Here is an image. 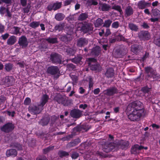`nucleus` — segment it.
<instances>
[{"label": "nucleus", "instance_id": "obj_1", "mask_svg": "<svg viewBox=\"0 0 160 160\" xmlns=\"http://www.w3.org/2000/svg\"><path fill=\"white\" fill-rule=\"evenodd\" d=\"M127 110L128 112L132 111L128 115V118L132 121L138 120L145 114L144 109L142 108V103L138 101L130 103L127 107Z\"/></svg>", "mask_w": 160, "mask_h": 160}, {"label": "nucleus", "instance_id": "obj_2", "mask_svg": "<svg viewBox=\"0 0 160 160\" xmlns=\"http://www.w3.org/2000/svg\"><path fill=\"white\" fill-rule=\"evenodd\" d=\"M75 27L77 28V31H82L84 33L92 30L91 27L88 23L84 24L82 23H76Z\"/></svg>", "mask_w": 160, "mask_h": 160}, {"label": "nucleus", "instance_id": "obj_3", "mask_svg": "<svg viewBox=\"0 0 160 160\" xmlns=\"http://www.w3.org/2000/svg\"><path fill=\"white\" fill-rule=\"evenodd\" d=\"M102 149L104 152H108L111 151H114L117 150V146L114 143H110L108 144L105 143L102 145Z\"/></svg>", "mask_w": 160, "mask_h": 160}, {"label": "nucleus", "instance_id": "obj_4", "mask_svg": "<svg viewBox=\"0 0 160 160\" xmlns=\"http://www.w3.org/2000/svg\"><path fill=\"white\" fill-rule=\"evenodd\" d=\"M89 66L90 67L92 70H99L101 68L100 65L97 64L96 60L93 58H89L88 59V61Z\"/></svg>", "mask_w": 160, "mask_h": 160}, {"label": "nucleus", "instance_id": "obj_5", "mask_svg": "<svg viewBox=\"0 0 160 160\" xmlns=\"http://www.w3.org/2000/svg\"><path fill=\"white\" fill-rule=\"evenodd\" d=\"M43 108H42L39 105H38V106L37 107L35 105L30 106L29 108V112L34 114H37L39 113L42 110Z\"/></svg>", "mask_w": 160, "mask_h": 160}, {"label": "nucleus", "instance_id": "obj_6", "mask_svg": "<svg viewBox=\"0 0 160 160\" xmlns=\"http://www.w3.org/2000/svg\"><path fill=\"white\" fill-rule=\"evenodd\" d=\"M14 128V125L11 123H7L4 125L1 128L2 131L5 132L11 131Z\"/></svg>", "mask_w": 160, "mask_h": 160}, {"label": "nucleus", "instance_id": "obj_7", "mask_svg": "<svg viewBox=\"0 0 160 160\" xmlns=\"http://www.w3.org/2000/svg\"><path fill=\"white\" fill-rule=\"evenodd\" d=\"M47 72L52 75H54L59 73V69L57 66H50L48 68Z\"/></svg>", "mask_w": 160, "mask_h": 160}, {"label": "nucleus", "instance_id": "obj_8", "mask_svg": "<svg viewBox=\"0 0 160 160\" xmlns=\"http://www.w3.org/2000/svg\"><path fill=\"white\" fill-rule=\"evenodd\" d=\"M18 43L22 48H26L28 44L27 38L24 36H22L19 38Z\"/></svg>", "mask_w": 160, "mask_h": 160}, {"label": "nucleus", "instance_id": "obj_9", "mask_svg": "<svg viewBox=\"0 0 160 160\" xmlns=\"http://www.w3.org/2000/svg\"><path fill=\"white\" fill-rule=\"evenodd\" d=\"M138 36L141 39L144 40H148L150 37V34L148 31H141Z\"/></svg>", "mask_w": 160, "mask_h": 160}, {"label": "nucleus", "instance_id": "obj_10", "mask_svg": "<svg viewBox=\"0 0 160 160\" xmlns=\"http://www.w3.org/2000/svg\"><path fill=\"white\" fill-rule=\"evenodd\" d=\"M50 60L53 63H60L61 62L59 55L56 53L52 54L50 56Z\"/></svg>", "mask_w": 160, "mask_h": 160}, {"label": "nucleus", "instance_id": "obj_11", "mask_svg": "<svg viewBox=\"0 0 160 160\" xmlns=\"http://www.w3.org/2000/svg\"><path fill=\"white\" fill-rule=\"evenodd\" d=\"M71 116L74 118H78L81 117L82 112L79 109H74L71 111Z\"/></svg>", "mask_w": 160, "mask_h": 160}, {"label": "nucleus", "instance_id": "obj_12", "mask_svg": "<svg viewBox=\"0 0 160 160\" xmlns=\"http://www.w3.org/2000/svg\"><path fill=\"white\" fill-rule=\"evenodd\" d=\"M58 98L57 99L55 98V99L57 100V101L59 103H61L64 106L68 105V101L66 99L65 97H62L61 96L58 95Z\"/></svg>", "mask_w": 160, "mask_h": 160}, {"label": "nucleus", "instance_id": "obj_13", "mask_svg": "<svg viewBox=\"0 0 160 160\" xmlns=\"http://www.w3.org/2000/svg\"><path fill=\"white\" fill-rule=\"evenodd\" d=\"M143 148L142 146H140L136 144L133 146L131 148V152L132 154H136L139 152V150H141Z\"/></svg>", "mask_w": 160, "mask_h": 160}, {"label": "nucleus", "instance_id": "obj_14", "mask_svg": "<svg viewBox=\"0 0 160 160\" xmlns=\"http://www.w3.org/2000/svg\"><path fill=\"white\" fill-rule=\"evenodd\" d=\"M48 99L49 97L48 95L44 94L43 95L41 99L40 103L39 104L42 108H43V106L48 102Z\"/></svg>", "mask_w": 160, "mask_h": 160}, {"label": "nucleus", "instance_id": "obj_15", "mask_svg": "<svg viewBox=\"0 0 160 160\" xmlns=\"http://www.w3.org/2000/svg\"><path fill=\"white\" fill-rule=\"evenodd\" d=\"M17 151L14 149L8 150L6 152V155L7 157L11 156L12 157H15L17 156Z\"/></svg>", "mask_w": 160, "mask_h": 160}, {"label": "nucleus", "instance_id": "obj_16", "mask_svg": "<svg viewBox=\"0 0 160 160\" xmlns=\"http://www.w3.org/2000/svg\"><path fill=\"white\" fill-rule=\"evenodd\" d=\"M88 43V40L83 38H80L77 42V46L78 47H82L87 45Z\"/></svg>", "mask_w": 160, "mask_h": 160}, {"label": "nucleus", "instance_id": "obj_17", "mask_svg": "<svg viewBox=\"0 0 160 160\" xmlns=\"http://www.w3.org/2000/svg\"><path fill=\"white\" fill-rule=\"evenodd\" d=\"M114 75V70L112 68H108L105 73V75L108 78H112Z\"/></svg>", "mask_w": 160, "mask_h": 160}, {"label": "nucleus", "instance_id": "obj_18", "mask_svg": "<svg viewBox=\"0 0 160 160\" xmlns=\"http://www.w3.org/2000/svg\"><path fill=\"white\" fill-rule=\"evenodd\" d=\"M105 93L109 96L113 95L117 92V89L115 88H112L110 89H107L104 91Z\"/></svg>", "mask_w": 160, "mask_h": 160}, {"label": "nucleus", "instance_id": "obj_19", "mask_svg": "<svg viewBox=\"0 0 160 160\" xmlns=\"http://www.w3.org/2000/svg\"><path fill=\"white\" fill-rule=\"evenodd\" d=\"M100 47L98 46H96L93 48L91 53L95 56H98L100 52Z\"/></svg>", "mask_w": 160, "mask_h": 160}, {"label": "nucleus", "instance_id": "obj_20", "mask_svg": "<svg viewBox=\"0 0 160 160\" xmlns=\"http://www.w3.org/2000/svg\"><path fill=\"white\" fill-rule=\"evenodd\" d=\"M148 3L145 2L144 1H141L138 3V7L140 9H144Z\"/></svg>", "mask_w": 160, "mask_h": 160}, {"label": "nucleus", "instance_id": "obj_21", "mask_svg": "<svg viewBox=\"0 0 160 160\" xmlns=\"http://www.w3.org/2000/svg\"><path fill=\"white\" fill-rule=\"evenodd\" d=\"M16 42V38L14 36H11L9 37L7 41V43L9 45L13 44Z\"/></svg>", "mask_w": 160, "mask_h": 160}, {"label": "nucleus", "instance_id": "obj_22", "mask_svg": "<svg viewBox=\"0 0 160 160\" xmlns=\"http://www.w3.org/2000/svg\"><path fill=\"white\" fill-rule=\"evenodd\" d=\"M128 145L129 143L128 142L124 141L122 140L120 141L119 145L118 147H120L122 149H124L127 148Z\"/></svg>", "mask_w": 160, "mask_h": 160}, {"label": "nucleus", "instance_id": "obj_23", "mask_svg": "<svg viewBox=\"0 0 160 160\" xmlns=\"http://www.w3.org/2000/svg\"><path fill=\"white\" fill-rule=\"evenodd\" d=\"M103 23V20L100 18H98L94 22V24L96 27H99L102 25Z\"/></svg>", "mask_w": 160, "mask_h": 160}, {"label": "nucleus", "instance_id": "obj_24", "mask_svg": "<svg viewBox=\"0 0 160 160\" xmlns=\"http://www.w3.org/2000/svg\"><path fill=\"white\" fill-rule=\"evenodd\" d=\"M133 10L131 6H128L125 9V13L128 16H129L133 13Z\"/></svg>", "mask_w": 160, "mask_h": 160}, {"label": "nucleus", "instance_id": "obj_25", "mask_svg": "<svg viewBox=\"0 0 160 160\" xmlns=\"http://www.w3.org/2000/svg\"><path fill=\"white\" fill-rule=\"evenodd\" d=\"M20 28L17 27H14L10 29L11 33L14 34H18L19 33Z\"/></svg>", "mask_w": 160, "mask_h": 160}, {"label": "nucleus", "instance_id": "obj_26", "mask_svg": "<svg viewBox=\"0 0 160 160\" xmlns=\"http://www.w3.org/2000/svg\"><path fill=\"white\" fill-rule=\"evenodd\" d=\"M64 15L62 13H58L56 14L55 16V19L58 21H61L64 18Z\"/></svg>", "mask_w": 160, "mask_h": 160}, {"label": "nucleus", "instance_id": "obj_27", "mask_svg": "<svg viewBox=\"0 0 160 160\" xmlns=\"http://www.w3.org/2000/svg\"><path fill=\"white\" fill-rule=\"evenodd\" d=\"M102 10L103 11H108L110 8V6L105 3L101 4L100 6Z\"/></svg>", "mask_w": 160, "mask_h": 160}, {"label": "nucleus", "instance_id": "obj_28", "mask_svg": "<svg viewBox=\"0 0 160 160\" xmlns=\"http://www.w3.org/2000/svg\"><path fill=\"white\" fill-rule=\"evenodd\" d=\"M139 47L137 45H133L131 47V50L134 53H137L139 50Z\"/></svg>", "mask_w": 160, "mask_h": 160}, {"label": "nucleus", "instance_id": "obj_29", "mask_svg": "<svg viewBox=\"0 0 160 160\" xmlns=\"http://www.w3.org/2000/svg\"><path fill=\"white\" fill-rule=\"evenodd\" d=\"M88 17V15L85 13L81 14L78 17V20L82 21L86 19Z\"/></svg>", "mask_w": 160, "mask_h": 160}, {"label": "nucleus", "instance_id": "obj_30", "mask_svg": "<svg viewBox=\"0 0 160 160\" xmlns=\"http://www.w3.org/2000/svg\"><path fill=\"white\" fill-rule=\"evenodd\" d=\"M39 24V22H33L30 24L29 26L33 28H35L38 27Z\"/></svg>", "mask_w": 160, "mask_h": 160}, {"label": "nucleus", "instance_id": "obj_31", "mask_svg": "<svg viewBox=\"0 0 160 160\" xmlns=\"http://www.w3.org/2000/svg\"><path fill=\"white\" fill-rule=\"evenodd\" d=\"M54 10H56L60 8L62 5L61 2H56L53 4Z\"/></svg>", "mask_w": 160, "mask_h": 160}, {"label": "nucleus", "instance_id": "obj_32", "mask_svg": "<svg viewBox=\"0 0 160 160\" xmlns=\"http://www.w3.org/2000/svg\"><path fill=\"white\" fill-rule=\"evenodd\" d=\"M82 59V58L81 57H79L78 58H75L74 59L72 60V61L76 63V64H81L82 63V62L81 61V60Z\"/></svg>", "mask_w": 160, "mask_h": 160}, {"label": "nucleus", "instance_id": "obj_33", "mask_svg": "<svg viewBox=\"0 0 160 160\" xmlns=\"http://www.w3.org/2000/svg\"><path fill=\"white\" fill-rule=\"evenodd\" d=\"M58 155L60 157H62L68 156L69 155V153L68 152L65 151H60L58 152Z\"/></svg>", "mask_w": 160, "mask_h": 160}, {"label": "nucleus", "instance_id": "obj_34", "mask_svg": "<svg viewBox=\"0 0 160 160\" xmlns=\"http://www.w3.org/2000/svg\"><path fill=\"white\" fill-rule=\"evenodd\" d=\"M12 68V65L10 63H6L5 65V69L7 71H10Z\"/></svg>", "mask_w": 160, "mask_h": 160}, {"label": "nucleus", "instance_id": "obj_35", "mask_svg": "<svg viewBox=\"0 0 160 160\" xmlns=\"http://www.w3.org/2000/svg\"><path fill=\"white\" fill-rule=\"evenodd\" d=\"M47 40L50 43H54L57 42V38H49L47 39Z\"/></svg>", "mask_w": 160, "mask_h": 160}, {"label": "nucleus", "instance_id": "obj_36", "mask_svg": "<svg viewBox=\"0 0 160 160\" xmlns=\"http://www.w3.org/2000/svg\"><path fill=\"white\" fill-rule=\"evenodd\" d=\"M129 27L130 29L132 30L137 31L138 29V27L132 23L129 24Z\"/></svg>", "mask_w": 160, "mask_h": 160}, {"label": "nucleus", "instance_id": "obj_37", "mask_svg": "<svg viewBox=\"0 0 160 160\" xmlns=\"http://www.w3.org/2000/svg\"><path fill=\"white\" fill-rule=\"evenodd\" d=\"M112 22V21L108 19L106 20L104 22L103 26L107 28H108L110 26Z\"/></svg>", "mask_w": 160, "mask_h": 160}, {"label": "nucleus", "instance_id": "obj_38", "mask_svg": "<svg viewBox=\"0 0 160 160\" xmlns=\"http://www.w3.org/2000/svg\"><path fill=\"white\" fill-rule=\"evenodd\" d=\"M152 15L154 16H158L160 15V11L158 9H155L152 11Z\"/></svg>", "mask_w": 160, "mask_h": 160}, {"label": "nucleus", "instance_id": "obj_39", "mask_svg": "<svg viewBox=\"0 0 160 160\" xmlns=\"http://www.w3.org/2000/svg\"><path fill=\"white\" fill-rule=\"evenodd\" d=\"M67 52L70 55H73L75 51L71 48H68L67 50Z\"/></svg>", "mask_w": 160, "mask_h": 160}, {"label": "nucleus", "instance_id": "obj_40", "mask_svg": "<svg viewBox=\"0 0 160 160\" xmlns=\"http://www.w3.org/2000/svg\"><path fill=\"white\" fill-rule=\"evenodd\" d=\"M154 42L156 45L160 47V37L155 39Z\"/></svg>", "mask_w": 160, "mask_h": 160}, {"label": "nucleus", "instance_id": "obj_41", "mask_svg": "<svg viewBox=\"0 0 160 160\" xmlns=\"http://www.w3.org/2000/svg\"><path fill=\"white\" fill-rule=\"evenodd\" d=\"M80 139L78 138H77V139H75L74 141L72 142V143H71V145H70L72 146H75V145L78 144V143H80Z\"/></svg>", "mask_w": 160, "mask_h": 160}, {"label": "nucleus", "instance_id": "obj_42", "mask_svg": "<svg viewBox=\"0 0 160 160\" xmlns=\"http://www.w3.org/2000/svg\"><path fill=\"white\" fill-rule=\"evenodd\" d=\"M8 8H6L5 7H2L0 8V13L3 15L5 12H6Z\"/></svg>", "mask_w": 160, "mask_h": 160}, {"label": "nucleus", "instance_id": "obj_43", "mask_svg": "<svg viewBox=\"0 0 160 160\" xmlns=\"http://www.w3.org/2000/svg\"><path fill=\"white\" fill-rule=\"evenodd\" d=\"M117 40L118 41L120 40L125 41V39L122 35L120 34L117 36Z\"/></svg>", "mask_w": 160, "mask_h": 160}, {"label": "nucleus", "instance_id": "obj_44", "mask_svg": "<svg viewBox=\"0 0 160 160\" xmlns=\"http://www.w3.org/2000/svg\"><path fill=\"white\" fill-rule=\"evenodd\" d=\"M54 148V146L49 147L44 149H43V152L46 153L51 150H52Z\"/></svg>", "mask_w": 160, "mask_h": 160}, {"label": "nucleus", "instance_id": "obj_45", "mask_svg": "<svg viewBox=\"0 0 160 160\" xmlns=\"http://www.w3.org/2000/svg\"><path fill=\"white\" fill-rule=\"evenodd\" d=\"M31 102V99L29 98H27L24 101V104L26 105H29Z\"/></svg>", "mask_w": 160, "mask_h": 160}, {"label": "nucleus", "instance_id": "obj_46", "mask_svg": "<svg viewBox=\"0 0 160 160\" xmlns=\"http://www.w3.org/2000/svg\"><path fill=\"white\" fill-rule=\"evenodd\" d=\"M112 28H117L119 27V23L118 22H113L112 25Z\"/></svg>", "mask_w": 160, "mask_h": 160}, {"label": "nucleus", "instance_id": "obj_47", "mask_svg": "<svg viewBox=\"0 0 160 160\" xmlns=\"http://www.w3.org/2000/svg\"><path fill=\"white\" fill-rule=\"evenodd\" d=\"M79 156L78 154L76 152H74L72 155V159H76Z\"/></svg>", "mask_w": 160, "mask_h": 160}, {"label": "nucleus", "instance_id": "obj_48", "mask_svg": "<svg viewBox=\"0 0 160 160\" xmlns=\"http://www.w3.org/2000/svg\"><path fill=\"white\" fill-rule=\"evenodd\" d=\"M15 148L18 150H21L22 149V148L21 145L19 144H16L15 146Z\"/></svg>", "mask_w": 160, "mask_h": 160}, {"label": "nucleus", "instance_id": "obj_49", "mask_svg": "<svg viewBox=\"0 0 160 160\" xmlns=\"http://www.w3.org/2000/svg\"><path fill=\"white\" fill-rule=\"evenodd\" d=\"M149 90L150 88H148L147 87H143L141 89L142 91L144 92V93L148 92V91H149Z\"/></svg>", "mask_w": 160, "mask_h": 160}, {"label": "nucleus", "instance_id": "obj_50", "mask_svg": "<svg viewBox=\"0 0 160 160\" xmlns=\"http://www.w3.org/2000/svg\"><path fill=\"white\" fill-rule=\"evenodd\" d=\"M7 113L9 116H11L12 117H14V115L15 114V112L14 111L12 112L8 111Z\"/></svg>", "mask_w": 160, "mask_h": 160}, {"label": "nucleus", "instance_id": "obj_51", "mask_svg": "<svg viewBox=\"0 0 160 160\" xmlns=\"http://www.w3.org/2000/svg\"><path fill=\"white\" fill-rule=\"evenodd\" d=\"M9 34L8 33H6L3 35H2L1 36V37L2 38L3 40H6L9 36Z\"/></svg>", "mask_w": 160, "mask_h": 160}, {"label": "nucleus", "instance_id": "obj_52", "mask_svg": "<svg viewBox=\"0 0 160 160\" xmlns=\"http://www.w3.org/2000/svg\"><path fill=\"white\" fill-rule=\"evenodd\" d=\"M17 64H18L19 65V67H20L21 68L24 67V65H25L24 62L23 61H21L18 62Z\"/></svg>", "mask_w": 160, "mask_h": 160}, {"label": "nucleus", "instance_id": "obj_53", "mask_svg": "<svg viewBox=\"0 0 160 160\" xmlns=\"http://www.w3.org/2000/svg\"><path fill=\"white\" fill-rule=\"evenodd\" d=\"M111 34V32H110V30L109 29H107L106 30V32L105 34V36L107 37L108 35L110 34Z\"/></svg>", "mask_w": 160, "mask_h": 160}, {"label": "nucleus", "instance_id": "obj_54", "mask_svg": "<svg viewBox=\"0 0 160 160\" xmlns=\"http://www.w3.org/2000/svg\"><path fill=\"white\" fill-rule=\"evenodd\" d=\"M48 10L49 11H51L52 9L54 10V7L53 4H51L49 5L47 7Z\"/></svg>", "mask_w": 160, "mask_h": 160}, {"label": "nucleus", "instance_id": "obj_55", "mask_svg": "<svg viewBox=\"0 0 160 160\" xmlns=\"http://www.w3.org/2000/svg\"><path fill=\"white\" fill-rule=\"evenodd\" d=\"M112 8L119 11H120L121 10L120 7L118 6H114Z\"/></svg>", "mask_w": 160, "mask_h": 160}, {"label": "nucleus", "instance_id": "obj_56", "mask_svg": "<svg viewBox=\"0 0 160 160\" xmlns=\"http://www.w3.org/2000/svg\"><path fill=\"white\" fill-rule=\"evenodd\" d=\"M11 78V77L9 76H6L5 78V83H8L10 82V79Z\"/></svg>", "mask_w": 160, "mask_h": 160}, {"label": "nucleus", "instance_id": "obj_57", "mask_svg": "<svg viewBox=\"0 0 160 160\" xmlns=\"http://www.w3.org/2000/svg\"><path fill=\"white\" fill-rule=\"evenodd\" d=\"M100 92V89L99 88H97L95 89L93 91L94 94L97 95Z\"/></svg>", "mask_w": 160, "mask_h": 160}, {"label": "nucleus", "instance_id": "obj_58", "mask_svg": "<svg viewBox=\"0 0 160 160\" xmlns=\"http://www.w3.org/2000/svg\"><path fill=\"white\" fill-rule=\"evenodd\" d=\"M89 2L94 5H97L98 3L96 0H89Z\"/></svg>", "mask_w": 160, "mask_h": 160}, {"label": "nucleus", "instance_id": "obj_59", "mask_svg": "<svg viewBox=\"0 0 160 160\" xmlns=\"http://www.w3.org/2000/svg\"><path fill=\"white\" fill-rule=\"evenodd\" d=\"M62 28V25L61 24L55 26V28L56 30H59L60 31L61 28Z\"/></svg>", "mask_w": 160, "mask_h": 160}, {"label": "nucleus", "instance_id": "obj_60", "mask_svg": "<svg viewBox=\"0 0 160 160\" xmlns=\"http://www.w3.org/2000/svg\"><path fill=\"white\" fill-rule=\"evenodd\" d=\"M87 107V105L86 104H81L79 105V108H82L83 109H85Z\"/></svg>", "mask_w": 160, "mask_h": 160}, {"label": "nucleus", "instance_id": "obj_61", "mask_svg": "<svg viewBox=\"0 0 160 160\" xmlns=\"http://www.w3.org/2000/svg\"><path fill=\"white\" fill-rule=\"evenodd\" d=\"M21 4L23 6H25L26 5L27 0H20Z\"/></svg>", "mask_w": 160, "mask_h": 160}, {"label": "nucleus", "instance_id": "obj_62", "mask_svg": "<svg viewBox=\"0 0 160 160\" xmlns=\"http://www.w3.org/2000/svg\"><path fill=\"white\" fill-rule=\"evenodd\" d=\"M148 56L149 53L148 52H146L142 58V60L143 61H144L147 58H148Z\"/></svg>", "mask_w": 160, "mask_h": 160}, {"label": "nucleus", "instance_id": "obj_63", "mask_svg": "<svg viewBox=\"0 0 160 160\" xmlns=\"http://www.w3.org/2000/svg\"><path fill=\"white\" fill-rule=\"evenodd\" d=\"M159 18H151L150 20V21L152 22H154L157 21L158 20Z\"/></svg>", "mask_w": 160, "mask_h": 160}, {"label": "nucleus", "instance_id": "obj_64", "mask_svg": "<svg viewBox=\"0 0 160 160\" xmlns=\"http://www.w3.org/2000/svg\"><path fill=\"white\" fill-rule=\"evenodd\" d=\"M4 28L3 25L0 24V33H2L4 31Z\"/></svg>", "mask_w": 160, "mask_h": 160}]
</instances>
